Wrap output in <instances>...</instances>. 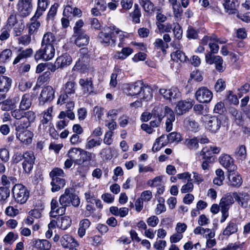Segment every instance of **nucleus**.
<instances>
[{"label":"nucleus","instance_id":"f257e3e1","mask_svg":"<svg viewBox=\"0 0 250 250\" xmlns=\"http://www.w3.org/2000/svg\"><path fill=\"white\" fill-rule=\"evenodd\" d=\"M49 176L51 179L50 185L51 190L52 192L59 191L65 185V173L63 170L59 167L54 168L49 173Z\"/></svg>","mask_w":250,"mask_h":250},{"label":"nucleus","instance_id":"f03ea898","mask_svg":"<svg viewBox=\"0 0 250 250\" xmlns=\"http://www.w3.org/2000/svg\"><path fill=\"white\" fill-rule=\"evenodd\" d=\"M59 202L62 208H65L71 205L74 207L77 208L80 204V199L73 190L72 189L67 188L65 189L63 194H62L59 198Z\"/></svg>","mask_w":250,"mask_h":250},{"label":"nucleus","instance_id":"7ed1b4c3","mask_svg":"<svg viewBox=\"0 0 250 250\" xmlns=\"http://www.w3.org/2000/svg\"><path fill=\"white\" fill-rule=\"evenodd\" d=\"M200 120L206 128L211 133H216L221 127V121L216 116L209 114L203 115Z\"/></svg>","mask_w":250,"mask_h":250},{"label":"nucleus","instance_id":"20e7f679","mask_svg":"<svg viewBox=\"0 0 250 250\" xmlns=\"http://www.w3.org/2000/svg\"><path fill=\"white\" fill-rule=\"evenodd\" d=\"M12 191L14 199L18 203L24 204L29 198L28 190L21 184H15L13 187Z\"/></svg>","mask_w":250,"mask_h":250},{"label":"nucleus","instance_id":"39448f33","mask_svg":"<svg viewBox=\"0 0 250 250\" xmlns=\"http://www.w3.org/2000/svg\"><path fill=\"white\" fill-rule=\"evenodd\" d=\"M114 26L106 27L103 28L98 34V40L105 46L110 44L115 45L114 36Z\"/></svg>","mask_w":250,"mask_h":250},{"label":"nucleus","instance_id":"423d86ee","mask_svg":"<svg viewBox=\"0 0 250 250\" xmlns=\"http://www.w3.org/2000/svg\"><path fill=\"white\" fill-rule=\"evenodd\" d=\"M76 85V83L74 81H68L65 83L63 87V93L59 96L57 103L62 104L71 98L72 95L75 93Z\"/></svg>","mask_w":250,"mask_h":250},{"label":"nucleus","instance_id":"0eeeda50","mask_svg":"<svg viewBox=\"0 0 250 250\" xmlns=\"http://www.w3.org/2000/svg\"><path fill=\"white\" fill-rule=\"evenodd\" d=\"M55 52V50L53 45H42L41 48L36 52L34 58L37 61L41 59L48 61L54 57Z\"/></svg>","mask_w":250,"mask_h":250},{"label":"nucleus","instance_id":"6e6552de","mask_svg":"<svg viewBox=\"0 0 250 250\" xmlns=\"http://www.w3.org/2000/svg\"><path fill=\"white\" fill-rule=\"evenodd\" d=\"M196 99L200 103H208L212 99V92L206 87L198 89L195 94Z\"/></svg>","mask_w":250,"mask_h":250},{"label":"nucleus","instance_id":"1a4fd4ad","mask_svg":"<svg viewBox=\"0 0 250 250\" xmlns=\"http://www.w3.org/2000/svg\"><path fill=\"white\" fill-rule=\"evenodd\" d=\"M159 92L165 99L171 102H175L181 98V93L177 87L173 86L168 89L161 88Z\"/></svg>","mask_w":250,"mask_h":250},{"label":"nucleus","instance_id":"9d476101","mask_svg":"<svg viewBox=\"0 0 250 250\" xmlns=\"http://www.w3.org/2000/svg\"><path fill=\"white\" fill-rule=\"evenodd\" d=\"M17 7L20 15L22 17H26L32 12L33 7L32 0H19Z\"/></svg>","mask_w":250,"mask_h":250},{"label":"nucleus","instance_id":"9b49d317","mask_svg":"<svg viewBox=\"0 0 250 250\" xmlns=\"http://www.w3.org/2000/svg\"><path fill=\"white\" fill-rule=\"evenodd\" d=\"M23 161L22 163L23 171L29 173L32 170L35 164V157L33 152L31 151H26Z\"/></svg>","mask_w":250,"mask_h":250},{"label":"nucleus","instance_id":"f8f14e48","mask_svg":"<svg viewBox=\"0 0 250 250\" xmlns=\"http://www.w3.org/2000/svg\"><path fill=\"white\" fill-rule=\"evenodd\" d=\"M55 91L52 86L48 85L43 87L41 91L39 100L40 104H43L50 102L54 98Z\"/></svg>","mask_w":250,"mask_h":250},{"label":"nucleus","instance_id":"ddd939ff","mask_svg":"<svg viewBox=\"0 0 250 250\" xmlns=\"http://www.w3.org/2000/svg\"><path fill=\"white\" fill-rule=\"evenodd\" d=\"M205 59L207 63L209 64H215V68L217 70L220 72L223 71V60L221 56L207 53L206 55Z\"/></svg>","mask_w":250,"mask_h":250},{"label":"nucleus","instance_id":"4468645a","mask_svg":"<svg viewBox=\"0 0 250 250\" xmlns=\"http://www.w3.org/2000/svg\"><path fill=\"white\" fill-rule=\"evenodd\" d=\"M162 111V109L159 107H155L152 110V120L149 124L152 127H157L160 125L164 118Z\"/></svg>","mask_w":250,"mask_h":250},{"label":"nucleus","instance_id":"2eb2a0df","mask_svg":"<svg viewBox=\"0 0 250 250\" xmlns=\"http://www.w3.org/2000/svg\"><path fill=\"white\" fill-rule=\"evenodd\" d=\"M219 161L221 165L229 171H234L236 166L233 164V159L228 154L221 155L219 158Z\"/></svg>","mask_w":250,"mask_h":250},{"label":"nucleus","instance_id":"dca6fc26","mask_svg":"<svg viewBox=\"0 0 250 250\" xmlns=\"http://www.w3.org/2000/svg\"><path fill=\"white\" fill-rule=\"evenodd\" d=\"M72 38L74 39L75 43L79 47L86 45L89 41V38L85 32L75 33L73 35Z\"/></svg>","mask_w":250,"mask_h":250},{"label":"nucleus","instance_id":"f3484780","mask_svg":"<svg viewBox=\"0 0 250 250\" xmlns=\"http://www.w3.org/2000/svg\"><path fill=\"white\" fill-rule=\"evenodd\" d=\"M114 36L115 38V44H116L117 39H118L119 41L118 46L122 47L125 43L126 39L129 37V34L114 26Z\"/></svg>","mask_w":250,"mask_h":250},{"label":"nucleus","instance_id":"a211bd4d","mask_svg":"<svg viewBox=\"0 0 250 250\" xmlns=\"http://www.w3.org/2000/svg\"><path fill=\"white\" fill-rule=\"evenodd\" d=\"M233 197L238 204L243 208H247L250 200V195L247 193L233 192Z\"/></svg>","mask_w":250,"mask_h":250},{"label":"nucleus","instance_id":"6ab92c4d","mask_svg":"<svg viewBox=\"0 0 250 250\" xmlns=\"http://www.w3.org/2000/svg\"><path fill=\"white\" fill-rule=\"evenodd\" d=\"M192 106V102L186 101H180L178 102L175 107V112L177 115H182L188 112Z\"/></svg>","mask_w":250,"mask_h":250},{"label":"nucleus","instance_id":"aec40b11","mask_svg":"<svg viewBox=\"0 0 250 250\" xmlns=\"http://www.w3.org/2000/svg\"><path fill=\"white\" fill-rule=\"evenodd\" d=\"M18 55L15 59L13 64H16L20 62L22 60L30 58L33 53V50L31 48L23 49L20 48L18 50Z\"/></svg>","mask_w":250,"mask_h":250},{"label":"nucleus","instance_id":"412c9836","mask_svg":"<svg viewBox=\"0 0 250 250\" xmlns=\"http://www.w3.org/2000/svg\"><path fill=\"white\" fill-rule=\"evenodd\" d=\"M32 245L36 250H49L51 245L47 240L33 239L32 240Z\"/></svg>","mask_w":250,"mask_h":250},{"label":"nucleus","instance_id":"4be33fe9","mask_svg":"<svg viewBox=\"0 0 250 250\" xmlns=\"http://www.w3.org/2000/svg\"><path fill=\"white\" fill-rule=\"evenodd\" d=\"M49 3V0H38V6L34 16L31 18L33 21L34 19H39L47 9Z\"/></svg>","mask_w":250,"mask_h":250},{"label":"nucleus","instance_id":"5701e85b","mask_svg":"<svg viewBox=\"0 0 250 250\" xmlns=\"http://www.w3.org/2000/svg\"><path fill=\"white\" fill-rule=\"evenodd\" d=\"M238 231V225L235 220L229 221L223 231V235L229 237L232 234L236 233Z\"/></svg>","mask_w":250,"mask_h":250},{"label":"nucleus","instance_id":"b1692460","mask_svg":"<svg viewBox=\"0 0 250 250\" xmlns=\"http://www.w3.org/2000/svg\"><path fill=\"white\" fill-rule=\"evenodd\" d=\"M16 136L21 142L27 144L31 142L33 133L28 130H22L17 132Z\"/></svg>","mask_w":250,"mask_h":250},{"label":"nucleus","instance_id":"393cba45","mask_svg":"<svg viewBox=\"0 0 250 250\" xmlns=\"http://www.w3.org/2000/svg\"><path fill=\"white\" fill-rule=\"evenodd\" d=\"M61 244L64 248H69L71 247H78L79 244L71 236L68 234L64 235L60 240Z\"/></svg>","mask_w":250,"mask_h":250},{"label":"nucleus","instance_id":"a878e982","mask_svg":"<svg viewBox=\"0 0 250 250\" xmlns=\"http://www.w3.org/2000/svg\"><path fill=\"white\" fill-rule=\"evenodd\" d=\"M72 62V58L67 53H65L58 57L56 61V65L58 68H63L69 65Z\"/></svg>","mask_w":250,"mask_h":250},{"label":"nucleus","instance_id":"bb28decb","mask_svg":"<svg viewBox=\"0 0 250 250\" xmlns=\"http://www.w3.org/2000/svg\"><path fill=\"white\" fill-rule=\"evenodd\" d=\"M234 198L233 193L232 195L230 193H228L224 195L220 200V206L221 208L229 209L234 203Z\"/></svg>","mask_w":250,"mask_h":250},{"label":"nucleus","instance_id":"cd10ccee","mask_svg":"<svg viewBox=\"0 0 250 250\" xmlns=\"http://www.w3.org/2000/svg\"><path fill=\"white\" fill-rule=\"evenodd\" d=\"M87 49L83 48L80 50V58L79 61L76 62L73 69L74 70L80 69L83 62H86L89 61V56L87 54Z\"/></svg>","mask_w":250,"mask_h":250},{"label":"nucleus","instance_id":"c85d7f7f","mask_svg":"<svg viewBox=\"0 0 250 250\" xmlns=\"http://www.w3.org/2000/svg\"><path fill=\"white\" fill-rule=\"evenodd\" d=\"M140 3L144 8L145 11L149 16H152L155 11H157V8L150 0H140Z\"/></svg>","mask_w":250,"mask_h":250},{"label":"nucleus","instance_id":"c756f323","mask_svg":"<svg viewBox=\"0 0 250 250\" xmlns=\"http://www.w3.org/2000/svg\"><path fill=\"white\" fill-rule=\"evenodd\" d=\"M84 93H90L92 91V82L90 79L82 78L79 82Z\"/></svg>","mask_w":250,"mask_h":250},{"label":"nucleus","instance_id":"7c9ffc66","mask_svg":"<svg viewBox=\"0 0 250 250\" xmlns=\"http://www.w3.org/2000/svg\"><path fill=\"white\" fill-rule=\"evenodd\" d=\"M12 80L4 76L0 77V92H8L11 86Z\"/></svg>","mask_w":250,"mask_h":250},{"label":"nucleus","instance_id":"2f4dec72","mask_svg":"<svg viewBox=\"0 0 250 250\" xmlns=\"http://www.w3.org/2000/svg\"><path fill=\"white\" fill-rule=\"evenodd\" d=\"M143 85L144 83L141 81L130 84L129 87V94L131 95H141Z\"/></svg>","mask_w":250,"mask_h":250},{"label":"nucleus","instance_id":"473e14b6","mask_svg":"<svg viewBox=\"0 0 250 250\" xmlns=\"http://www.w3.org/2000/svg\"><path fill=\"white\" fill-rule=\"evenodd\" d=\"M81 148L74 147L69 150L67 152V157L74 161V163L75 164L81 165H82V161L80 159H77L78 157L79 153H80Z\"/></svg>","mask_w":250,"mask_h":250},{"label":"nucleus","instance_id":"72a5a7b5","mask_svg":"<svg viewBox=\"0 0 250 250\" xmlns=\"http://www.w3.org/2000/svg\"><path fill=\"white\" fill-rule=\"evenodd\" d=\"M78 156H81L82 164L87 162H90L95 158L96 155L94 153L87 151L84 149H80V153Z\"/></svg>","mask_w":250,"mask_h":250},{"label":"nucleus","instance_id":"f704fd0d","mask_svg":"<svg viewBox=\"0 0 250 250\" xmlns=\"http://www.w3.org/2000/svg\"><path fill=\"white\" fill-rule=\"evenodd\" d=\"M223 6L226 12L229 14L235 13L236 11V0H224Z\"/></svg>","mask_w":250,"mask_h":250},{"label":"nucleus","instance_id":"c9c22d12","mask_svg":"<svg viewBox=\"0 0 250 250\" xmlns=\"http://www.w3.org/2000/svg\"><path fill=\"white\" fill-rule=\"evenodd\" d=\"M55 41L56 38L54 35L50 32H47L43 36L42 45V46L44 45H53Z\"/></svg>","mask_w":250,"mask_h":250},{"label":"nucleus","instance_id":"e433bc0d","mask_svg":"<svg viewBox=\"0 0 250 250\" xmlns=\"http://www.w3.org/2000/svg\"><path fill=\"white\" fill-rule=\"evenodd\" d=\"M90 224V221L87 219H83L80 222L78 233L80 237H83L85 235L86 229L89 227Z\"/></svg>","mask_w":250,"mask_h":250},{"label":"nucleus","instance_id":"4c0bfd02","mask_svg":"<svg viewBox=\"0 0 250 250\" xmlns=\"http://www.w3.org/2000/svg\"><path fill=\"white\" fill-rule=\"evenodd\" d=\"M52 107H49L44 111L42 116V119L41 121V124L39 126L40 128H41L42 126L43 128L44 129L45 125H47L49 124V122L52 119L51 113L52 112Z\"/></svg>","mask_w":250,"mask_h":250},{"label":"nucleus","instance_id":"58836bf2","mask_svg":"<svg viewBox=\"0 0 250 250\" xmlns=\"http://www.w3.org/2000/svg\"><path fill=\"white\" fill-rule=\"evenodd\" d=\"M133 49L130 47H123L121 51L115 53L114 57L117 59L125 60L133 53Z\"/></svg>","mask_w":250,"mask_h":250},{"label":"nucleus","instance_id":"ea45409f","mask_svg":"<svg viewBox=\"0 0 250 250\" xmlns=\"http://www.w3.org/2000/svg\"><path fill=\"white\" fill-rule=\"evenodd\" d=\"M32 104V99L29 94H24L21 101L19 107L22 109L27 110L29 109Z\"/></svg>","mask_w":250,"mask_h":250},{"label":"nucleus","instance_id":"a19ab883","mask_svg":"<svg viewBox=\"0 0 250 250\" xmlns=\"http://www.w3.org/2000/svg\"><path fill=\"white\" fill-rule=\"evenodd\" d=\"M234 156L237 159L243 160L247 156L246 147L244 145L238 146L234 152Z\"/></svg>","mask_w":250,"mask_h":250},{"label":"nucleus","instance_id":"79ce46f5","mask_svg":"<svg viewBox=\"0 0 250 250\" xmlns=\"http://www.w3.org/2000/svg\"><path fill=\"white\" fill-rule=\"evenodd\" d=\"M102 142V140L100 138H99L98 139H95L94 138L88 137L86 141L85 145V149L88 150L91 149L97 146H100Z\"/></svg>","mask_w":250,"mask_h":250},{"label":"nucleus","instance_id":"37998d69","mask_svg":"<svg viewBox=\"0 0 250 250\" xmlns=\"http://www.w3.org/2000/svg\"><path fill=\"white\" fill-rule=\"evenodd\" d=\"M220 148L216 146L205 147H204L201 151L200 152L201 155H205V157H207V155L212 156V154H218L220 151Z\"/></svg>","mask_w":250,"mask_h":250},{"label":"nucleus","instance_id":"c03bdc74","mask_svg":"<svg viewBox=\"0 0 250 250\" xmlns=\"http://www.w3.org/2000/svg\"><path fill=\"white\" fill-rule=\"evenodd\" d=\"M184 145L190 150H196L199 147L198 138H187L184 141Z\"/></svg>","mask_w":250,"mask_h":250},{"label":"nucleus","instance_id":"a18cd8bd","mask_svg":"<svg viewBox=\"0 0 250 250\" xmlns=\"http://www.w3.org/2000/svg\"><path fill=\"white\" fill-rule=\"evenodd\" d=\"M229 184L232 187H240L242 183V180L240 175L232 174L229 177Z\"/></svg>","mask_w":250,"mask_h":250},{"label":"nucleus","instance_id":"49530a36","mask_svg":"<svg viewBox=\"0 0 250 250\" xmlns=\"http://www.w3.org/2000/svg\"><path fill=\"white\" fill-rule=\"evenodd\" d=\"M71 224V220L68 216H63L58 220V226L63 230L66 229L69 227Z\"/></svg>","mask_w":250,"mask_h":250},{"label":"nucleus","instance_id":"de8ad7c7","mask_svg":"<svg viewBox=\"0 0 250 250\" xmlns=\"http://www.w3.org/2000/svg\"><path fill=\"white\" fill-rule=\"evenodd\" d=\"M216 176L213 180L214 184L217 186H221L225 179L224 172L221 169H217L215 171Z\"/></svg>","mask_w":250,"mask_h":250},{"label":"nucleus","instance_id":"09e8293b","mask_svg":"<svg viewBox=\"0 0 250 250\" xmlns=\"http://www.w3.org/2000/svg\"><path fill=\"white\" fill-rule=\"evenodd\" d=\"M1 181L2 185L6 186L5 188H9L11 184L13 185L17 182V179L13 176L7 177L5 175H3L1 177Z\"/></svg>","mask_w":250,"mask_h":250},{"label":"nucleus","instance_id":"8fccbe9b","mask_svg":"<svg viewBox=\"0 0 250 250\" xmlns=\"http://www.w3.org/2000/svg\"><path fill=\"white\" fill-rule=\"evenodd\" d=\"M229 112L235 120L236 124L239 125H241L243 121L242 112L233 107H231L229 109Z\"/></svg>","mask_w":250,"mask_h":250},{"label":"nucleus","instance_id":"3c124183","mask_svg":"<svg viewBox=\"0 0 250 250\" xmlns=\"http://www.w3.org/2000/svg\"><path fill=\"white\" fill-rule=\"evenodd\" d=\"M152 89L150 86L144 84L142 93L140 95L142 98L146 100H149L152 97Z\"/></svg>","mask_w":250,"mask_h":250},{"label":"nucleus","instance_id":"603ef678","mask_svg":"<svg viewBox=\"0 0 250 250\" xmlns=\"http://www.w3.org/2000/svg\"><path fill=\"white\" fill-rule=\"evenodd\" d=\"M154 47L157 49H160L163 53L166 52V49L168 47L167 43H166L162 39H156L153 43Z\"/></svg>","mask_w":250,"mask_h":250},{"label":"nucleus","instance_id":"864d4df0","mask_svg":"<svg viewBox=\"0 0 250 250\" xmlns=\"http://www.w3.org/2000/svg\"><path fill=\"white\" fill-rule=\"evenodd\" d=\"M37 19H34L33 21L31 20L32 22L29 24L28 27V33L30 35L36 33L41 25L40 22Z\"/></svg>","mask_w":250,"mask_h":250},{"label":"nucleus","instance_id":"5fc2aeb1","mask_svg":"<svg viewBox=\"0 0 250 250\" xmlns=\"http://www.w3.org/2000/svg\"><path fill=\"white\" fill-rule=\"evenodd\" d=\"M99 155L103 160H110L112 158V149L111 147L103 148L99 152Z\"/></svg>","mask_w":250,"mask_h":250},{"label":"nucleus","instance_id":"6e6d98bb","mask_svg":"<svg viewBox=\"0 0 250 250\" xmlns=\"http://www.w3.org/2000/svg\"><path fill=\"white\" fill-rule=\"evenodd\" d=\"M185 124L188 126V129L192 131L196 132L198 130V124L194 120L187 118L185 120Z\"/></svg>","mask_w":250,"mask_h":250},{"label":"nucleus","instance_id":"4d7b16f0","mask_svg":"<svg viewBox=\"0 0 250 250\" xmlns=\"http://www.w3.org/2000/svg\"><path fill=\"white\" fill-rule=\"evenodd\" d=\"M12 55V51L9 49H6L3 50L0 53V63L5 62L8 61Z\"/></svg>","mask_w":250,"mask_h":250},{"label":"nucleus","instance_id":"13d9d810","mask_svg":"<svg viewBox=\"0 0 250 250\" xmlns=\"http://www.w3.org/2000/svg\"><path fill=\"white\" fill-rule=\"evenodd\" d=\"M141 16V11L138 4L134 5V10L131 14L132 21L136 23H140V18Z\"/></svg>","mask_w":250,"mask_h":250},{"label":"nucleus","instance_id":"bf43d9fd","mask_svg":"<svg viewBox=\"0 0 250 250\" xmlns=\"http://www.w3.org/2000/svg\"><path fill=\"white\" fill-rule=\"evenodd\" d=\"M201 247V245L199 242L193 244L190 241L186 243L183 246L184 250H200Z\"/></svg>","mask_w":250,"mask_h":250},{"label":"nucleus","instance_id":"052dcab7","mask_svg":"<svg viewBox=\"0 0 250 250\" xmlns=\"http://www.w3.org/2000/svg\"><path fill=\"white\" fill-rule=\"evenodd\" d=\"M122 73V70L119 68H115L114 73L110 77V85L112 87H116L117 84V76Z\"/></svg>","mask_w":250,"mask_h":250},{"label":"nucleus","instance_id":"680f3d73","mask_svg":"<svg viewBox=\"0 0 250 250\" xmlns=\"http://www.w3.org/2000/svg\"><path fill=\"white\" fill-rule=\"evenodd\" d=\"M32 86V83L24 79H21L19 84V89L22 92H24L30 88Z\"/></svg>","mask_w":250,"mask_h":250},{"label":"nucleus","instance_id":"e2e57ef3","mask_svg":"<svg viewBox=\"0 0 250 250\" xmlns=\"http://www.w3.org/2000/svg\"><path fill=\"white\" fill-rule=\"evenodd\" d=\"M25 111V110L19 107V109H16L12 110L11 114L14 118L16 120H20L24 118Z\"/></svg>","mask_w":250,"mask_h":250},{"label":"nucleus","instance_id":"0e129e2a","mask_svg":"<svg viewBox=\"0 0 250 250\" xmlns=\"http://www.w3.org/2000/svg\"><path fill=\"white\" fill-rule=\"evenodd\" d=\"M30 124L29 121L25 120L21 122L19 121L15 124L16 131L18 132L22 130H24L30 125Z\"/></svg>","mask_w":250,"mask_h":250},{"label":"nucleus","instance_id":"69168bd1","mask_svg":"<svg viewBox=\"0 0 250 250\" xmlns=\"http://www.w3.org/2000/svg\"><path fill=\"white\" fill-rule=\"evenodd\" d=\"M59 5L57 3H54L52 5L47 14L46 19L47 20H53L54 17L56 15L57 9Z\"/></svg>","mask_w":250,"mask_h":250},{"label":"nucleus","instance_id":"338daca9","mask_svg":"<svg viewBox=\"0 0 250 250\" xmlns=\"http://www.w3.org/2000/svg\"><path fill=\"white\" fill-rule=\"evenodd\" d=\"M173 25L174 26L173 32L175 38H176L178 40H180L182 37V29L179 24L178 23H174Z\"/></svg>","mask_w":250,"mask_h":250},{"label":"nucleus","instance_id":"774afa93","mask_svg":"<svg viewBox=\"0 0 250 250\" xmlns=\"http://www.w3.org/2000/svg\"><path fill=\"white\" fill-rule=\"evenodd\" d=\"M174 17L179 20L181 19L182 15L183 10L179 3L172 6Z\"/></svg>","mask_w":250,"mask_h":250}]
</instances>
